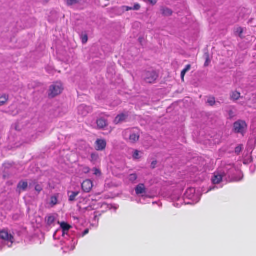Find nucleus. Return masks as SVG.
<instances>
[{
  "mask_svg": "<svg viewBox=\"0 0 256 256\" xmlns=\"http://www.w3.org/2000/svg\"><path fill=\"white\" fill-rule=\"evenodd\" d=\"M123 138L132 144L137 142L140 138V130L136 128H128L124 130L122 133Z\"/></svg>",
  "mask_w": 256,
  "mask_h": 256,
  "instance_id": "nucleus-1",
  "label": "nucleus"
},
{
  "mask_svg": "<svg viewBox=\"0 0 256 256\" xmlns=\"http://www.w3.org/2000/svg\"><path fill=\"white\" fill-rule=\"evenodd\" d=\"M64 88L60 82H55L50 86L49 89V93L48 94V98H54L56 96L60 94Z\"/></svg>",
  "mask_w": 256,
  "mask_h": 256,
  "instance_id": "nucleus-2",
  "label": "nucleus"
},
{
  "mask_svg": "<svg viewBox=\"0 0 256 256\" xmlns=\"http://www.w3.org/2000/svg\"><path fill=\"white\" fill-rule=\"evenodd\" d=\"M144 81L148 84L154 83L158 78V74L154 70L146 71L143 73Z\"/></svg>",
  "mask_w": 256,
  "mask_h": 256,
  "instance_id": "nucleus-3",
  "label": "nucleus"
},
{
  "mask_svg": "<svg viewBox=\"0 0 256 256\" xmlns=\"http://www.w3.org/2000/svg\"><path fill=\"white\" fill-rule=\"evenodd\" d=\"M247 127L248 126L244 120H238L234 124V130L236 133L243 134Z\"/></svg>",
  "mask_w": 256,
  "mask_h": 256,
  "instance_id": "nucleus-4",
  "label": "nucleus"
},
{
  "mask_svg": "<svg viewBox=\"0 0 256 256\" xmlns=\"http://www.w3.org/2000/svg\"><path fill=\"white\" fill-rule=\"evenodd\" d=\"M0 238L1 239L10 242L13 244L14 240V236L8 233V230L4 228L0 231Z\"/></svg>",
  "mask_w": 256,
  "mask_h": 256,
  "instance_id": "nucleus-5",
  "label": "nucleus"
},
{
  "mask_svg": "<svg viewBox=\"0 0 256 256\" xmlns=\"http://www.w3.org/2000/svg\"><path fill=\"white\" fill-rule=\"evenodd\" d=\"M225 176L226 174L224 172H216L212 178V183L214 184H220L222 182L223 178Z\"/></svg>",
  "mask_w": 256,
  "mask_h": 256,
  "instance_id": "nucleus-6",
  "label": "nucleus"
},
{
  "mask_svg": "<svg viewBox=\"0 0 256 256\" xmlns=\"http://www.w3.org/2000/svg\"><path fill=\"white\" fill-rule=\"evenodd\" d=\"M106 146V142L104 139H98L95 142V149L98 151L104 150Z\"/></svg>",
  "mask_w": 256,
  "mask_h": 256,
  "instance_id": "nucleus-7",
  "label": "nucleus"
},
{
  "mask_svg": "<svg viewBox=\"0 0 256 256\" xmlns=\"http://www.w3.org/2000/svg\"><path fill=\"white\" fill-rule=\"evenodd\" d=\"M93 186L92 182L90 180H84L82 184V188L84 192H89Z\"/></svg>",
  "mask_w": 256,
  "mask_h": 256,
  "instance_id": "nucleus-8",
  "label": "nucleus"
},
{
  "mask_svg": "<svg viewBox=\"0 0 256 256\" xmlns=\"http://www.w3.org/2000/svg\"><path fill=\"white\" fill-rule=\"evenodd\" d=\"M97 127L99 130H104L108 125V120L102 118H98L96 122Z\"/></svg>",
  "mask_w": 256,
  "mask_h": 256,
  "instance_id": "nucleus-9",
  "label": "nucleus"
},
{
  "mask_svg": "<svg viewBox=\"0 0 256 256\" xmlns=\"http://www.w3.org/2000/svg\"><path fill=\"white\" fill-rule=\"evenodd\" d=\"M90 107L84 105L80 106L78 108V114L83 116H86L90 111Z\"/></svg>",
  "mask_w": 256,
  "mask_h": 256,
  "instance_id": "nucleus-10",
  "label": "nucleus"
},
{
  "mask_svg": "<svg viewBox=\"0 0 256 256\" xmlns=\"http://www.w3.org/2000/svg\"><path fill=\"white\" fill-rule=\"evenodd\" d=\"M127 117L128 116L124 114H120L116 117L114 120V122L116 124H118L125 121Z\"/></svg>",
  "mask_w": 256,
  "mask_h": 256,
  "instance_id": "nucleus-11",
  "label": "nucleus"
},
{
  "mask_svg": "<svg viewBox=\"0 0 256 256\" xmlns=\"http://www.w3.org/2000/svg\"><path fill=\"white\" fill-rule=\"evenodd\" d=\"M135 190L137 194H142L146 192L145 186L143 184H138L136 186Z\"/></svg>",
  "mask_w": 256,
  "mask_h": 256,
  "instance_id": "nucleus-12",
  "label": "nucleus"
},
{
  "mask_svg": "<svg viewBox=\"0 0 256 256\" xmlns=\"http://www.w3.org/2000/svg\"><path fill=\"white\" fill-rule=\"evenodd\" d=\"M58 224H60L64 234L66 232H68V230L72 228V226L66 222H58Z\"/></svg>",
  "mask_w": 256,
  "mask_h": 256,
  "instance_id": "nucleus-13",
  "label": "nucleus"
},
{
  "mask_svg": "<svg viewBox=\"0 0 256 256\" xmlns=\"http://www.w3.org/2000/svg\"><path fill=\"white\" fill-rule=\"evenodd\" d=\"M79 192H68V200L72 202L76 200V197L79 194Z\"/></svg>",
  "mask_w": 256,
  "mask_h": 256,
  "instance_id": "nucleus-14",
  "label": "nucleus"
},
{
  "mask_svg": "<svg viewBox=\"0 0 256 256\" xmlns=\"http://www.w3.org/2000/svg\"><path fill=\"white\" fill-rule=\"evenodd\" d=\"M28 186V184L26 182L20 181L18 184V188L20 191L21 190L25 191Z\"/></svg>",
  "mask_w": 256,
  "mask_h": 256,
  "instance_id": "nucleus-15",
  "label": "nucleus"
},
{
  "mask_svg": "<svg viewBox=\"0 0 256 256\" xmlns=\"http://www.w3.org/2000/svg\"><path fill=\"white\" fill-rule=\"evenodd\" d=\"M161 12L163 16H170L172 15L173 12L172 10L167 8H162Z\"/></svg>",
  "mask_w": 256,
  "mask_h": 256,
  "instance_id": "nucleus-16",
  "label": "nucleus"
},
{
  "mask_svg": "<svg viewBox=\"0 0 256 256\" xmlns=\"http://www.w3.org/2000/svg\"><path fill=\"white\" fill-rule=\"evenodd\" d=\"M240 97V93L237 91L232 92L230 95V99L233 100H237Z\"/></svg>",
  "mask_w": 256,
  "mask_h": 256,
  "instance_id": "nucleus-17",
  "label": "nucleus"
},
{
  "mask_svg": "<svg viewBox=\"0 0 256 256\" xmlns=\"http://www.w3.org/2000/svg\"><path fill=\"white\" fill-rule=\"evenodd\" d=\"M9 96L7 94H4L0 97V106L5 104L8 100Z\"/></svg>",
  "mask_w": 256,
  "mask_h": 256,
  "instance_id": "nucleus-18",
  "label": "nucleus"
},
{
  "mask_svg": "<svg viewBox=\"0 0 256 256\" xmlns=\"http://www.w3.org/2000/svg\"><path fill=\"white\" fill-rule=\"evenodd\" d=\"M58 194L52 196L50 198V204L51 206H56L58 204Z\"/></svg>",
  "mask_w": 256,
  "mask_h": 256,
  "instance_id": "nucleus-19",
  "label": "nucleus"
},
{
  "mask_svg": "<svg viewBox=\"0 0 256 256\" xmlns=\"http://www.w3.org/2000/svg\"><path fill=\"white\" fill-rule=\"evenodd\" d=\"M191 68V65L190 64H188L186 66V68L182 71L181 72V78L182 80L184 81V78L185 76V74L186 72L189 71Z\"/></svg>",
  "mask_w": 256,
  "mask_h": 256,
  "instance_id": "nucleus-20",
  "label": "nucleus"
},
{
  "mask_svg": "<svg viewBox=\"0 0 256 256\" xmlns=\"http://www.w3.org/2000/svg\"><path fill=\"white\" fill-rule=\"evenodd\" d=\"M91 162L93 164H96L99 160V156L98 154L92 153L91 154Z\"/></svg>",
  "mask_w": 256,
  "mask_h": 256,
  "instance_id": "nucleus-21",
  "label": "nucleus"
},
{
  "mask_svg": "<svg viewBox=\"0 0 256 256\" xmlns=\"http://www.w3.org/2000/svg\"><path fill=\"white\" fill-rule=\"evenodd\" d=\"M55 221V218L53 216H50L46 218V222L48 225H52Z\"/></svg>",
  "mask_w": 256,
  "mask_h": 256,
  "instance_id": "nucleus-22",
  "label": "nucleus"
},
{
  "mask_svg": "<svg viewBox=\"0 0 256 256\" xmlns=\"http://www.w3.org/2000/svg\"><path fill=\"white\" fill-rule=\"evenodd\" d=\"M138 178L137 175L136 174H132L129 176V180L132 182H134Z\"/></svg>",
  "mask_w": 256,
  "mask_h": 256,
  "instance_id": "nucleus-23",
  "label": "nucleus"
},
{
  "mask_svg": "<svg viewBox=\"0 0 256 256\" xmlns=\"http://www.w3.org/2000/svg\"><path fill=\"white\" fill-rule=\"evenodd\" d=\"M80 0H67L66 2L68 5L72 6L73 4H77Z\"/></svg>",
  "mask_w": 256,
  "mask_h": 256,
  "instance_id": "nucleus-24",
  "label": "nucleus"
},
{
  "mask_svg": "<svg viewBox=\"0 0 256 256\" xmlns=\"http://www.w3.org/2000/svg\"><path fill=\"white\" fill-rule=\"evenodd\" d=\"M208 102L209 104L211 106H213L214 105L215 103H216V100H215V98H214L212 97V98H210L208 100Z\"/></svg>",
  "mask_w": 256,
  "mask_h": 256,
  "instance_id": "nucleus-25",
  "label": "nucleus"
},
{
  "mask_svg": "<svg viewBox=\"0 0 256 256\" xmlns=\"http://www.w3.org/2000/svg\"><path fill=\"white\" fill-rule=\"evenodd\" d=\"M88 40V36L87 34L83 35L82 36V44H86Z\"/></svg>",
  "mask_w": 256,
  "mask_h": 256,
  "instance_id": "nucleus-26",
  "label": "nucleus"
},
{
  "mask_svg": "<svg viewBox=\"0 0 256 256\" xmlns=\"http://www.w3.org/2000/svg\"><path fill=\"white\" fill-rule=\"evenodd\" d=\"M43 188H42V186L38 184H36V186H35V190L38 192V193H40V192H42V190Z\"/></svg>",
  "mask_w": 256,
  "mask_h": 256,
  "instance_id": "nucleus-27",
  "label": "nucleus"
},
{
  "mask_svg": "<svg viewBox=\"0 0 256 256\" xmlns=\"http://www.w3.org/2000/svg\"><path fill=\"white\" fill-rule=\"evenodd\" d=\"M242 150V146H238L236 148H235V152L237 154H238Z\"/></svg>",
  "mask_w": 256,
  "mask_h": 256,
  "instance_id": "nucleus-28",
  "label": "nucleus"
},
{
  "mask_svg": "<svg viewBox=\"0 0 256 256\" xmlns=\"http://www.w3.org/2000/svg\"><path fill=\"white\" fill-rule=\"evenodd\" d=\"M139 156V152L138 150H135L133 154V158L134 159H138Z\"/></svg>",
  "mask_w": 256,
  "mask_h": 256,
  "instance_id": "nucleus-29",
  "label": "nucleus"
},
{
  "mask_svg": "<svg viewBox=\"0 0 256 256\" xmlns=\"http://www.w3.org/2000/svg\"><path fill=\"white\" fill-rule=\"evenodd\" d=\"M210 63V60L209 55L207 54L206 55V62L204 63V66H208L209 65Z\"/></svg>",
  "mask_w": 256,
  "mask_h": 256,
  "instance_id": "nucleus-30",
  "label": "nucleus"
},
{
  "mask_svg": "<svg viewBox=\"0 0 256 256\" xmlns=\"http://www.w3.org/2000/svg\"><path fill=\"white\" fill-rule=\"evenodd\" d=\"M140 8V6L138 4H135L134 7H132L133 10H138Z\"/></svg>",
  "mask_w": 256,
  "mask_h": 256,
  "instance_id": "nucleus-31",
  "label": "nucleus"
},
{
  "mask_svg": "<svg viewBox=\"0 0 256 256\" xmlns=\"http://www.w3.org/2000/svg\"><path fill=\"white\" fill-rule=\"evenodd\" d=\"M94 174L95 175H96V176H98V175L100 176V175H101V172H100V170H98V169L96 168H94Z\"/></svg>",
  "mask_w": 256,
  "mask_h": 256,
  "instance_id": "nucleus-32",
  "label": "nucleus"
},
{
  "mask_svg": "<svg viewBox=\"0 0 256 256\" xmlns=\"http://www.w3.org/2000/svg\"><path fill=\"white\" fill-rule=\"evenodd\" d=\"M90 170V169L89 167L88 166H84V167L83 168V172H84L85 174H88V173Z\"/></svg>",
  "mask_w": 256,
  "mask_h": 256,
  "instance_id": "nucleus-33",
  "label": "nucleus"
},
{
  "mask_svg": "<svg viewBox=\"0 0 256 256\" xmlns=\"http://www.w3.org/2000/svg\"><path fill=\"white\" fill-rule=\"evenodd\" d=\"M157 164V161L156 160H154L153 162H152V164H151V168L154 169L156 168V166Z\"/></svg>",
  "mask_w": 256,
  "mask_h": 256,
  "instance_id": "nucleus-34",
  "label": "nucleus"
},
{
  "mask_svg": "<svg viewBox=\"0 0 256 256\" xmlns=\"http://www.w3.org/2000/svg\"><path fill=\"white\" fill-rule=\"evenodd\" d=\"M86 210L91 211L94 210V208L92 206H89L84 208Z\"/></svg>",
  "mask_w": 256,
  "mask_h": 256,
  "instance_id": "nucleus-35",
  "label": "nucleus"
},
{
  "mask_svg": "<svg viewBox=\"0 0 256 256\" xmlns=\"http://www.w3.org/2000/svg\"><path fill=\"white\" fill-rule=\"evenodd\" d=\"M229 116L230 118L234 117V112L232 110H230L228 112Z\"/></svg>",
  "mask_w": 256,
  "mask_h": 256,
  "instance_id": "nucleus-36",
  "label": "nucleus"
},
{
  "mask_svg": "<svg viewBox=\"0 0 256 256\" xmlns=\"http://www.w3.org/2000/svg\"><path fill=\"white\" fill-rule=\"evenodd\" d=\"M124 8H126V11H129V10H133L132 7H130V6H124Z\"/></svg>",
  "mask_w": 256,
  "mask_h": 256,
  "instance_id": "nucleus-37",
  "label": "nucleus"
},
{
  "mask_svg": "<svg viewBox=\"0 0 256 256\" xmlns=\"http://www.w3.org/2000/svg\"><path fill=\"white\" fill-rule=\"evenodd\" d=\"M89 232V230L88 229H86L84 230V232H83V236H86V234H88Z\"/></svg>",
  "mask_w": 256,
  "mask_h": 256,
  "instance_id": "nucleus-38",
  "label": "nucleus"
},
{
  "mask_svg": "<svg viewBox=\"0 0 256 256\" xmlns=\"http://www.w3.org/2000/svg\"><path fill=\"white\" fill-rule=\"evenodd\" d=\"M240 34H242L243 32L242 29L241 28H240Z\"/></svg>",
  "mask_w": 256,
  "mask_h": 256,
  "instance_id": "nucleus-39",
  "label": "nucleus"
},
{
  "mask_svg": "<svg viewBox=\"0 0 256 256\" xmlns=\"http://www.w3.org/2000/svg\"><path fill=\"white\" fill-rule=\"evenodd\" d=\"M104 114V116H106L107 117H108V115L104 113H102V114Z\"/></svg>",
  "mask_w": 256,
  "mask_h": 256,
  "instance_id": "nucleus-40",
  "label": "nucleus"
},
{
  "mask_svg": "<svg viewBox=\"0 0 256 256\" xmlns=\"http://www.w3.org/2000/svg\"><path fill=\"white\" fill-rule=\"evenodd\" d=\"M190 190H193L192 189H190Z\"/></svg>",
  "mask_w": 256,
  "mask_h": 256,
  "instance_id": "nucleus-41",
  "label": "nucleus"
}]
</instances>
